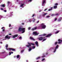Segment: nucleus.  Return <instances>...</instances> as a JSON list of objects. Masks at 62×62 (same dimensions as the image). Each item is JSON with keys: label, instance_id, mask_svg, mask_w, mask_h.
<instances>
[{"label": "nucleus", "instance_id": "obj_6", "mask_svg": "<svg viewBox=\"0 0 62 62\" xmlns=\"http://www.w3.org/2000/svg\"><path fill=\"white\" fill-rule=\"evenodd\" d=\"M39 34V33H37V32H33V35H35V36H38V35Z\"/></svg>", "mask_w": 62, "mask_h": 62}, {"label": "nucleus", "instance_id": "obj_20", "mask_svg": "<svg viewBox=\"0 0 62 62\" xmlns=\"http://www.w3.org/2000/svg\"><path fill=\"white\" fill-rule=\"evenodd\" d=\"M41 36H46V34H43V35H41Z\"/></svg>", "mask_w": 62, "mask_h": 62}, {"label": "nucleus", "instance_id": "obj_42", "mask_svg": "<svg viewBox=\"0 0 62 62\" xmlns=\"http://www.w3.org/2000/svg\"><path fill=\"white\" fill-rule=\"evenodd\" d=\"M52 16H55V14H52L51 15Z\"/></svg>", "mask_w": 62, "mask_h": 62}, {"label": "nucleus", "instance_id": "obj_22", "mask_svg": "<svg viewBox=\"0 0 62 62\" xmlns=\"http://www.w3.org/2000/svg\"><path fill=\"white\" fill-rule=\"evenodd\" d=\"M53 9V7H51V9H49L48 10V11H51Z\"/></svg>", "mask_w": 62, "mask_h": 62}, {"label": "nucleus", "instance_id": "obj_11", "mask_svg": "<svg viewBox=\"0 0 62 62\" xmlns=\"http://www.w3.org/2000/svg\"><path fill=\"white\" fill-rule=\"evenodd\" d=\"M30 39H31L32 40H33V41L35 40L34 39V38H33L32 37H30Z\"/></svg>", "mask_w": 62, "mask_h": 62}, {"label": "nucleus", "instance_id": "obj_1", "mask_svg": "<svg viewBox=\"0 0 62 62\" xmlns=\"http://www.w3.org/2000/svg\"><path fill=\"white\" fill-rule=\"evenodd\" d=\"M28 44L27 45H26V46L27 47H28V48H29V49H28V50L29 51H31L32 50V49L30 47H31V45H34L35 44L33 43H31L28 42Z\"/></svg>", "mask_w": 62, "mask_h": 62}, {"label": "nucleus", "instance_id": "obj_57", "mask_svg": "<svg viewBox=\"0 0 62 62\" xmlns=\"http://www.w3.org/2000/svg\"><path fill=\"white\" fill-rule=\"evenodd\" d=\"M9 35H11V33H10L9 34Z\"/></svg>", "mask_w": 62, "mask_h": 62}, {"label": "nucleus", "instance_id": "obj_38", "mask_svg": "<svg viewBox=\"0 0 62 62\" xmlns=\"http://www.w3.org/2000/svg\"><path fill=\"white\" fill-rule=\"evenodd\" d=\"M46 18H49V17H50V16H46Z\"/></svg>", "mask_w": 62, "mask_h": 62}, {"label": "nucleus", "instance_id": "obj_2", "mask_svg": "<svg viewBox=\"0 0 62 62\" xmlns=\"http://www.w3.org/2000/svg\"><path fill=\"white\" fill-rule=\"evenodd\" d=\"M18 30L19 31H22V33H23L25 32V28H22L21 27H20L19 29Z\"/></svg>", "mask_w": 62, "mask_h": 62}, {"label": "nucleus", "instance_id": "obj_59", "mask_svg": "<svg viewBox=\"0 0 62 62\" xmlns=\"http://www.w3.org/2000/svg\"><path fill=\"white\" fill-rule=\"evenodd\" d=\"M43 16H45V15L44 14V15H43Z\"/></svg>", "mask_w": 62, "mask_h": 62}, {"label": "nucleus", "instance_id": "obj_26", "mask_svg": "<svg viewBox=\"0 0 62 62\" xmlns=\"http://www.w3.org/2000/svg\"><path fill=\"white\" fill-rule=\"evenodd\" d=\"M58 41H61L62 42V40H61L60 39H59L58 40Z\"/></svg>", "mask_w": 62, "mask_h": 62}, {"label": "nucleus", "instance_id": "obj_9", "mask_svg": "<svg viewBox=\"0 0 62 62\" xmlns=\"http://www.w3.org/2000/svg\"><path fill=\"white\" fill-rule=\"evenodd\" d=\"M5 38L6 39H10V36H8V35H7L5 36Z\"/></svg>", "mask_w": 62, "mask_h": 62}, {"label": "nucleus", "instance_id": "obj_45", "mask_svg": "<svg viewBox=\"0 0 62 62\" xmlns=\"http://www.w3.org/2000/svg\"><path fill=\"white\" fill-rule=\"evenodd\" d=\"M31 29V28H30V27H29V28H28V29L29 30H30V29Z\"/></svg>", "mask_w": 62, "mask_h": 62}, {"label": "nucleus", "instance_id": "obj_12", "mask_svg": "<svg viewBox=\"0 0 62 62\" xmlns=\"http://www.w3.org/2000/svg\"><path fill=\"white\" fill-rule=\"evenodd\" d=\"M1 7H3L5 8V4H2L0 5Z\"/></svg>", "mask_w": 62, "mask_h": 62}, {"label": "nucleus", "instance_id": "obj_7", "mask_svg": "<svg viewBox=\"0 0 62 62\" xmlns=\"http://www.w3.org/2000/svg\"><path fill=\"white\" fill-rule=\"evenodd\" d=\"M58 48V45H57L56 47L55 48V49L54 50V53H55V51L56 50V49H57V48Z\"/></svg>", "mask_w": 62, "mask_h": 62}, {"label": "nucleus", "instance_id": "obj_48", "mask_svg": "<svg viewBox=\"0 0 62 62\" xmlns=\"http://www.w3.org/2000/svg\"><path fill=\"white\" fill-rule=\"evenodd\" d=\"M44 14H45V15H46V14H47V13H45Z\"/></svg>", "mask_w": 62, "mask_h": 62}, {"label": "nucleus", "instance_id": "obj_51", "mask_svg": "<svg viewBox=\"0 0 62 62\" xmlns=\"http://www.w3.org/2000/svg\"><path fill=\"white\" fill-rule=\"evenodd\" d=\"M1 10H3L4 9H3V8H1Z\"/></svg>", "mask_w": 62, "mask_h": 62}, {"label": "nucleus", "instance_id": "obj_53", "mask_svg": "<svg viewBox=\"0 0 62 62\" xmlns=\"http://www.w3.org/2000/svg\"><path fill=\"white\" fill-rule=\"evenodd\" d=\"M3 28H4V27H2L1 28L2 29H3Z\"/></svg>", "mask_w": 62, "mask_h": 62}, {"label": "nucleus", "instance_id": "obj_24", "mask_svg": "<svg viewBox=\"0 0 62 62\" xmlns=\"http://www.w3.org/2000/svg\"><path fill=\"white\" fill-rule=\"evenodd\" d=\"M33 22H35V21L36 20V19H35L34 18H33Z\"/></svg>", "mask_w": 62, "mask_h": 62}, {"label": "nucleus", "instance_id": "obj_46", "mask_svg": "<svg viewBox=\"0 0 62 62\" xmlns=\"http://www.w3.org/2000/svg\"><path fill=\"white\" fill-rule=\"evenodd\" d=\"M57 20V18H55V21H56Z\"/></svg>", "mask_w": 62, "mask_h": 62}, {"label": "nucleus", "instance_id": "obj_47", "mask_svg": "<svg viewBox=\"0 0 62 62\" xmlns=\"http://www.w3.org/2000/svg\"><path fill=\"white\" fill-rule=\"evenodd\" d=\"M11 54H13V52H11Z\"/></svg>", "mask_w": 62, "mask_h": 62}, {"label": "nucleus", "instance_id": "obj_19", "mask_svg": "<svg viewBox=\"0 0 62 62\" xmlns=\"http://www.w3.org/2000/svg\"><path fill=\"white\" fill-rule=\"evenodd\" d=\"M40 57H38L36 58V59H37V60H38V59H40Z\"/></svg>", "mask_w": 62, "mask_h": 62}, {"label": "nucleus", "instance_id": "obj_56", "mask_svg": "<svg viewBox=\"0 0 62 62\" xmlns=\"http://www.w3.org/2000/svg\"><path fill=\"white\" fill-rule=\"evenodd\" d=\"M46 10H47V9H46L45 10H44V11H46Z\"/></svg>", "mask_w": 62, "mask_h": 62}, {"label": "nucleus", "instance_id": "obj_54", "mask_svg": "<svg viewBox=\"0 0 62 62\" xmlns=\"http://www.w3.org/2000/svg\"><path fill=\"white\" fill-rule=\"evenodd\" d=\"M5 29H3V31H5Z\"/></svg>", "mask_w": 62, "mask_h": 62}, {"label": "nucleus", "instance_id": "obj_44", "mask_svg": "<svg viewBox=\"0 0 62 62\" xmlns=\"http://www.w3.org/2000/svg\"><path fill=\"white\" fill-rule=\"evenodd\" d=\"M4 12H7V10H4Z\"/></svg>", "mask_w": 62, "mask_h": 62}, {"label": "nucleus", "instance_id": "obj_40", "mask_svg": "<svg viewBox=\"0 0 62 62\" xmlns=\"http://www.w3.org/2000/svg\"><path fill=\"white\" fill-rule=\"evenodd\" d=\"M32 1V0H29L28 1V2H31Z\"/></svg>", "mask_w": 62, "mask_h": 62}, {"label": "nucleus", "instance_id": "obj_49", "mask_svg": "<svg viewBox=\"0 0 62 62\" xmlns=\"http://www.w3.org/2000/svg\"><path fill=\"white\" fill-rule=\"evenodd\" d=\"M20 1V0H17L16 1L17 2H18V1Z\"/></svg>", "mask_w": 62, "mask_h": 62}, {"label": "nucleus", "instance_id": "obj_62", "mask_svg": "<svg viewBox=\"0 0 62 62\" xmlns=\"http://www.w3.org/2000/svg\"><path fill=\"white\" fill-rule=\"evenodd\" d=\"M16 57V56H14V57Z\"/></svg>", "mask_w": 62, "mask_h": 62}, {"label": "nucleus", "instance_id": "obj_50", "mask_svg": "<svg viewBox=\"0 0 62 62\" xmlns=\"http://www.w3.org/2000/svg\"><path fill=\"white\" fill-rule=\"evenodd\" d=\"M39 23V21H38L37 22V23Z\"/></svg>", "mask_w": 62, "mask_h": 62}, {"label": "nucleus", "instance_id": "obj_30", "mask_svg": "<svg viewBox=\"0 0 62 62\" xmlns=\"http://www.w3.org/2000/svg\"><path fill=\"white\" fill-rule=\"evenodd\" d=\"M61 42H60V41H59V42H58V44H61Z\"/></svg>", "mask_w": 62, "mask_h": 62}, {"label": "nucleus", "instance_id": "obj_25", "mask_svg": "<svg viewBox=\"0 0 62 62\" xmlns=\"http://www.w3.org/2000/svg\"><path fill=\"white\" fill-rule=\"evenodd\" d=\"M50 49L51 50H54V47H51L50 48Z\"/></svg>", "mask_w": 62, "mask_h": 62}, {"label": "nucleus", "instance_id": "obj_36", "mask_svg": "<svg viewBox=\"0 0 62 62\" xmlns=\"http://www.w3.org/2000/svg\"><path fill=\"white\" fill-rule=\"evenodd\" d=\"M23 4H22L20 6V7H22V6H23Z\"/></svg>", "mask_w": 62, "mask_h": 62}, {"label": "nucleus", "instance_id": "obj_18", "mask_svg": "<svg viewBox=\"0 0 62 62\" xmlns=\"http://www.w3.org/2000/svg\"><path fill=\"white\" fill-rule=\"evenodd\" d=\"M57 8V6H55L54 7V8L55 9L56 8Z\"/></svg>", "mask_w": 62, "mask_h": 62}, {"label": "nucleus", "instance_id": "obj_21", "mask_svg": "<svg viewBox=\"0 0 62 62\" xmlns=\"http://www.w3.org/2000/svg\"><path fill=\"white\" fill-rule=\"evenodd\" d=\"M32 21V19H30L29 20V22H31Z\"/></svg>", "mask_w": 62, "mask_h": 62}, {"label": "nucleus", "instance_id": "obj_13", "mask_svg": "<svg viewBox=\"0 0 62 62\" xmlns=\"http://www.w3.org/2000/svg\"><path fill=\"white\" fill-rule=\"evenodd\" d=\"M37 29V27H35L33 29H32V31H34V30H36Z\"/></svg>", "mask_w": 62, "mask_h": 62}, {"label": "nucleus", "instance_id": "obj_4", "mask_svg": "<svg viewBox=\"0 0 62 62\" xmlns=\"http://www.w3.org/2000/svg\"><path fill=\"white\" fill-rule=\"evenodd\" d=\"M6 49L7 50H12L13 51H14L16 50V49H14L12 48H9L8 49L7 48H6Z\"/></svg>", "mask_w": 62, "mask_h": 62}, {"label": "nucleus", "instance_id": "obj_58", "mask_svg": "<svg viewBox=\"0 0 62 62\" xmlns=\"http://www.w3.org/2000/svg\"><path fill=\"white\" fill-rule=\"evenodd\" d=\"M11 26V25L9 24V27H10Z\"/></svg>", "mask_w": 62, "mask_h": 62}, {"label": "nucleus", "instance_id": "obj_27", "mask_svg": "<svg viewBox=\"0 0 62 62\" xmlns=\"http://www.w3.org/2000/svg\"><path fill=\"white\" fill-rule=\"evenodd\" d=\"M46 40V39H43V40L42 41V42H43V41H45Z\"/></svg>", "mask_w": 62, "mask_h": 62}, {"label": "nucleus", "instance_id": "obj_15", "mask_svg": "<svg viewBox=\"0 0 62 62\" xmlns=\"http://www.w3.org/2000/svg\"><path fill=\"white\" fill-rule=\"evenodd\" d=\"M62 19V18H61V17L58 20V22H60V21H61V20Z\"/></svg>", "mask_w": 62, "mask_h": 62}, {"label": "nucleus", "instance_id": "obj_14", "mask_svg": "<svg viewBox=\"0 0 62 62\" xmlns=\"http://www.w3.org/2000/svg\"><path fill=\"white\" fill-rule=\"evenodd\" d=\"M35 44L37 46H38V42L36 41L35 42Z\"/></svg>", "mask_w": 62, "mask_h": 62}, {"label": "nucleus", "instance_id": "obj_35", "mask_svg": "<svg viewBox=\"0 0 62 62\" xmlns=\"http://www.w3.org/2000/svg\"><path fill=\"white\" fill-rule=\"evenodd\" d=\"M32 48H33V49H35V46H33L32 47Z\"/></svg>", "mask_w": 62, "mask_h": 62}, {"label": "nucleus", "instance_id": "obj_52", "mask_svg": "<svg viewBox=\"0 0 62 62\" xmlns=\"http://www.w3.org/2000/svg\"><path fill=\"white\" fill-rule=\"evenodd\" d=\"M11 53H9V55H11Z\"/></svg>", "mask_w": 62, "mask_h": 62}, {"label": "nucleus", "instance_id": "obj_31", "mask_svg": "<svg viewBox=\"0 0 62 62\" xmlns=\"http://www.w3.org/2000/svg\"><path fill=\"white\" fill-rule=\"evenodd\" d=\"M22 39V37L20 36L19 38V39Z\"/></svg>", "mask_w": 62, "mask_h": 62}, {"label": "nucleus", "instance_id": "obj_5", "mask_svg": "<svg viewBox=\"0 0 62 62\" xmlns=\"http://www.w3.org/2000/svg\"><path fill=\"white\" fill-rule=\"evenodd\" d=\"M44 38H45V37H42L38 38V39L39 40H43Z\"/></svg>", "mask_w": 62, "mask_h": 62}, {"label": "nucleus", "instance_id": "obj_55", "mask_svg": "<svg viewBox=\"0 0 62 62\" xmlns=\"http://www.w3.org/2000/svg\"><path fill=\"white\" fill-rule=\"evenodd\" d=\"M0 43L1 44H2L3 43L2 42H0Z\"/></svg>", "mask_w": 62, "mask_h": 62}, {"label": "nucleus", "instance_id": "obj_43", "mask_svg": "<svg viewBox=\"0 0 62 62\" xmlns=\"http://www.w3.org/2000/svg\"><path fill=\"white\" fill-rule=\"evenodd\" d=\"M24 51L23 50H22L21 52V53H23V52Z\"/></svg>", "mask_w": 62, "mask_h": 62}, {"label": "nucleus", "instance_id": "obj_28", "mask_svg": "<svg viewBox=\"0 0 62 62\" xmlns=\"http://www.w3.org/2000/svg\"><path fill=\"white\" fill-rule=\"evenodd\" d=\"M35 14H34L32 15V16L31 17H34V16H35Z\"/></svg>", "mask_w": 62, "mask_h": 62}, {"label": "nucleus", "instance_id": "obj_8", "mask_svg": "<svg viewBox=\"0 0 62 62\" xmlns=\"http://www.w3.org/2000/svg\"><path fill=\"white\" fill-rule=\"evenodd\" d=\"M18 36V35L15 34L13 36V38L15 39L16 37H17Z\"/></svg>", "mask_w": 62, "mask_h": 62}, {"label": "nucleus", "instance_id": "obj_10", "mask_svg": "<svg viewBox=\"0 0 62 62\" xmlns=\"http://www.w3.org/2000/svg\"><path fill=\"white\" fill-rule=\"evenodd\" d=\"M52 35V34H48L46 36V37L47 38V37H50Z\"/></svg>", "mask_w": 62, "mask_h": 62}, {"label": "nucleus", "instance_id": "obj_29", "mask_svg": "<svg viewBox=\"0 0 62 62\" xmlns=\"http://www.w3.org/2000/svg\"><path fill=\"white\" fill-rule=\"evenodd\" d=\"M43 56H42V57H44L45 56L44 55V54H43Z\"/></svg>", "mask_w": 62, "mask_h": 62}, {"label": "nucleus", "instance_id": "obj_17", "mask_svg": "<svg viewBox=\"0 0 62 62\" xmlns=\"http://www.w3.org/2000/svg\"><path fill=\"white\" fill-rule=\"evenodd\" d=\"M19 57H20V56L19 55H17L16 56V57L17 58H19Z\"/></svg>", "mask_w": 62, "mask_h": 62}, {"label": "nucleus", "instance_id": "obj_33", "mask_svg": "<svg viewBox=\"0 0 62 62\" xmlns=\"http://www.w3.org/2000/svg\"><path fill=\"white\" fill-rule=\"evenodd\" d=\"M8 44H7L6 46V48H8Z\"/></svg>", "mask_w": 62, "mask_h": 62}, {"label": "nucleus", "instance_id": "obj_39", "mask_svg": "<svg viewBox=\"0 0 62 62\" xmlns=\"http://www.w3.org/2000/svg\"><path fill=\"white\" fill-rule=\"evenodd\" d=\"M9 3H10V2H9V1H8V2L7 4H8V5H9Z\"/></svg>", "mask_w": 62, "mask_h": 62}, {"label": "nucleus", "instance_id": "obj_16", "mask_svg": "<svg viewBox=\"0 0 62 62\" xmlns=\"http://www.w3.org/2000/svg\"><path fill=\"white\" fill-rule=\"evenodd\" d=\"M43 1V2H42V5H43L44 3H46V1H45V0H42Z\"/></svg>", "mask_w": 62, "mask_h": 62}, {"label": "nucleus", "instance_id": "obj_37", "mask_svg": "<svg viewBox=\"0 0 62 62\" xmlns=\"http://www.w3.org/2000/svg\"><path fill=\"white\" fill-rule=\"evenodd\" d=\"M58 15V14H55V16H57V15Z\"/></svg>", "mask_w": 62, "mask_h": 62}, {"label": "nucleus", "instance_id": "obj_60", "mask_svg": "<svg viewBox=\"0 0 62 62\" xmlns=\"http://www.w3.org/2000/svg\"><path fill=\"white\" fill-rule=\"evenodd\" d=\"M42 1H46V0H42Z\"/></svg>", "mask_w": 62, "mask_h": 62}, {"label": "nucleus", "instance_id": "obj_3", "mask_svg": "<svg viewBox=\"0 0 62 62\" xmlns=\"http://www.w3.org/2000/svg\"><path fill=\"white\" fill-rule=\"evenodd\" d=\"M44 24H42L41 25V27L42 29H45L46 27V26L45 25H43Z\"/></svg>", "mask_w": 62, "mask_h": 62}, {"label": "nucleus", "instance_id": "obj_34", "mask_svg": "<svg viewBox=\"0 0 62 62\" xmlns=\"http://www.w3.org/2000/svg\"><path fill=\"white\" fill-rule=\"evenodd\" d=\"M55 6H57V5H58V3H56L55 4Z\"/></svg>", "mask_w": 62, "mask_h": 62}, {"label": "nucleus", "instance_id": "obj_41", "mask_svg": "<svg viewBox=\"0 0 62 62\" xmlns=\"http://www.w3.org/2000/svg\"><path fill=\"white\" fill-rule=\"evenodd\" d=\"M44 60H45V59L44 58L42 60V61H44Z\"/></svg>", "mask_w": 62, "mask_h": 62}, {"label": "nucleus", "instance_id": "obj_63", "mask_svg": "<svg viewBox=\"0 0 62 62\" xmlns=\"http://www.w3.org/2000/svg\"><path fill=\"white\" fill-rule=\"evenodd\" d=\"M26 62H28V61H26Z\"/></svg>", "mask_w": 62, "mask_h": 62}, {"label": "nucleus", "instance_id": "obj_32", "mask_svg": "<svg viewBox=\"0 0 62 62\" xmlns=\"http://www.w3.org/2000/svg\"><path fill=\"white\" fill-rule=\"evenodd\" d=\"M59 31H57L56 32H55V34H57V33H59Z\"/></svg>", "mask_w": 62, "mask_h": 62}, {"label": "nucleus", "instance_id": "obj_23", "mask_svg": "<svg viewBox=\"0 0 62 62\" xmlns=\"http://www.w3.org/2000/svg\"><path fill=\"white\" fill-rule=\"evenodd\" d=\"M57 43H58L57 42H55L54 43V44L55 45H57Z\"/></svg>", "mask_w": 62, "mask_h": 62}, {"label": "nucleus", "instance_id": "obj_61", "mask_svg": "<svg viewBox=\"0 0 62 62\" xmlns=\"http://www.w3.org/2000/svg\"><path fill=\"white\" fill-rule=\"evenodd\" d=\"M12 28H10V29H11Z\"/></svg>", "mask_w": 62, "mask_h": 62}, {"label": "nucleus", "instance_id": "obj_64", "mask_svg": "<svg viewBox=\"0 0 62 62\" xmlns=\"http://www.w3.org/2000/svg\"><path fill=\"white\" fill-rule=\"evenodd\" d=\"M22 24H24V23H22Z\"/></svg>", "mask_w": 62, "mask_h": 62}]
</instances>
